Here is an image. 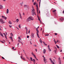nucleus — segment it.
Wrapping results in <instances>:
<instances>
[{"instance_id": "f257e3e1", "label": "nucleus", "mask_w": 64, "mask_h": 64, "mask_svg": "<svg viewBox=\"0 0 64 64\" xmlns=\"http://www.w3.org/2000/svg\"><path fill=\"white\" fill-rule=\"evenodd\" d=\"M0 22L1 23H2V24H3L5 23V22L4 20L2 18L0 19Z\"/></svg>"}, {"instance_id": "f03ea898", "label": "nucleus", "mask_w": 64, "mask_h": 64, "mask_svg": "<svg viewBox=\"0 0 64 64\" xmlns=\"http://www.w3.org/2000/svg\"><path fill=\"white\" fill-rule=\"evenodd\" d=\"M36 31L37 32L36 34L37 35V36L39 38H40V37H39V34H38V33H39V30H38L37 28H36Z\"/></svg>"}, {"instance_id": "7ed1b4c3", "label": "nucleus", "mask_w": 64, "mask_h": 64, "mask_svg": "<svg viewBox=\"0 0 64 64\" xmlns=\"http://www.w3.org/2000/svg\"><path fill=\"white\" fill-rule=\"evenodd\" d=\"M18 38L19 39V40L18 41V42H19V43H20L21 42L20 41H21V40H22V39H21V38H20V36H18Z\"/></svg>"}, {"instance_id": "20e7f679", "label": "nucleus", "mask_w": 64, "mask_h": 64, "mask_svg": "<svg viewBox=\"0 0 64 64\" xmlns=\"http://www.w3.org/2000/svg\"><path fill=\"white\" fill-rule=\"evenodd\" d=\"M1 17H2V18L4 19V20H6L7 19V17H6L5 16H1Z\"/></svg>"}, {"instance_id": "39448f33", "label": "nucleus", "mask_w": 64, "mask_h": 64, "mask_svg": "<svg viewBox=\"0 0 64 64\" xmlns=\"http://www.w3.org/2000/svg\"><path fill=\"white\" fill-rule=\"evenodd\" d=\"M36 10H37V13H38V12L39 11H38L39 10L38 9V4H37L36 5Z\"/></svg>"}, {"instance_id": "423d86ee", "label": "nucleus", "mask_w": 64, "mask_h": 64, "mask_svg": "<svg viewBox=\"0 0 64 64\" xmlns=\"http://www.w3.org/2000/svg\"><path fill=\"white\" fill-rule=\"evenodd\" d=\"M31 37L32 38H34V34L33 33V32L31 34Z\"/></svg>"}, {"instance_id": "0eeeda50", "label": "nucleus", "mask_w": 64, "mask_h": 64, "mask_svg": "<svg viewBox=\"0 0 64 64\" xmlns=\"http://www.w3.org/2000/svg\"><path fill=\"white\" fill-rule=\"evenodd\" d=\"M30 59H31V61H33L34 63H35V60L34 59H32V57L30 58Z\"/></svg>"}, {"instance_id": "6e6552de", "label": "nucleus", "mask_w": 64, "mask_h": 64, "mask_svg": "<svg viewBox=\"0 0 64 64\" xmlns=\"http://www.w3.org/2000/svg\"><path fill=\"white\" fill-rule=\"evenodd\" d=\"M54 42L55 44H56V43H57L58 42V40H57V42L56 41V40H55V39H54Z\"/></svg>"}, {"instance_id": "1a4fd4ad", "label": "nucleus", "mask_w": 64, "mask_h": 64, "mask_svg": "<svg viewBox=\"0 0 64 64\" xmlns=\"http://www.w3.org/2000/svg\"><path fill=\"white\" fill-rule=\"evenodd\" d=\"M29 17L30 18V20H31L32 21H33V20H34V19L33 18V17H32L30 16Z\"/></svg>"}, {"instance_id": "9d476101", "label": "nucleus", "mask_w": 64, "mask_h": 64, "mask_svg": "<svg viewBox=\"0 0 64 64\" xmlns=\"http://www.w3.org/2000/svg\"><path fill=\"white\" fill-rule=\"evenodd\" d=\"M30 21V18L29 17L26 19V21L27 22H29V21Z\"/></svg>"}, {"instance_id": "9b49d317", "label": "nucleus", "mask_w": 64, "mask_h": 64, "mask_svg": "<svg viewBox=\"0 0 64 64\" xmlns=\"http://www.w3.org/2000/svg\"><path fill=\"white\" fill-rule=\"evenodd\" d=\"M46 50L45 49H44L43 50V52L44 54H45V53H46Z\"/></svg>"}, {"instance_id": "f8f14e48", "label": "nucleus", "mask_w": 64, "mask_h": 64, "mask_svg": "<svg viewBox=\"0 0 64 64\" xmlns=\"http://www.w3.org/2000/svg\"><path fill=\"white\" fill-rule=\"evenodd\" d=\"M0 35L1 36H2V37H4V36H3V34L1 33V32H0Z\"/></svg>"}, {"instance_id": "ddd939ff", "label": "nucleus", "mask_w": 64, "mask_h": 64, "mask_svg": "<svg viewBox=\"0 0 64 64\" xmlns=\"http://www.w3.org/2000/svg\"><path fill=\"white\" fill-rule=\"evenodd\" d=\"M32 10L33 13V12H34V11H35V10H34V8L33 7H32Z\"/></svg>"}, {"instance_id": "4468645a", "label": "nucleus", "mask_w": 64, "mask_h": 64, "mask_svg": "<svg viewBox=\"0 0 64 64\" xmlns=\"http://www.w3.org/2000/svg\"><path fill=\"white\" fill-rule=\"evenodd\" d=\"M60 20H61V21H63V20H64V18H61Z\"/></svg>"}, {"instance_id": "2eb2a0df", "label": "nucleus", "mask_w": 64, "mask_h": 64, "mask_svg": "<svg viewBox=\"0 0 64 64\" xmlns=\"http://www.w3.org/2000/svg\"><path fill=\"white\" fill-rule=\"evenodd\" d=\"M9 13V10L8 9H7L6 14H8Z\"/></svg>"}, {"instance_id": "dca6fc26", "label": "nucleus", "mask_w": 64, "mask_h": 64, "mask_svg": "<svg viewBox=\"0 0 64 64\" xmlns=\"http://www.w3.org/2000/svg\"><path fill=\"white\" fill-rule=\"evenodd\" d=\"M40 42L41 43H42V40H41V38H40Z\"/></svg>"}, {"instance_id": "f3484780", "label": "nucleus", "mask_w": 64, "mask_h": 64, "mask_svg": "<svg viewBox=\"0 0 64 64\" xmlns=\"http://www.w3.org/2000/svg\"><path fill=\"white\" fill-rule=\"evenodd\" d=\"M42 42L44 43V45H46V46H47V44H45V42Z\"/></svg>"}, {"instance_id": "a211bd4d", "label": "nucleus", "mask_w": 64, "mask_h": 64, "mask_svg": "<svg viewBox=\"0 0 64 64\" xmlns=\"http://www.w3.org/2000/svg\"><path fill=\"white\" fill-rule=\"evenodd\" d=\"M4 36L6 38V39H7V36H6V35L5 34V33H4Z\"/></svg>"}, {"instance_id": "6ab92c4d", "label": "nucleus", "mask_w": 64, "mask_h": 64, "mask_svg": "<svg viewBox=\"0 0 64 64\" xmlns=\"http://www.w3.org/2000/svg\"><path fill=\"white\" fill-rule=\"evenodd\" d=\"M32 14H33V15H36V14H35V12H32Z\"/></svg>"}, {"instance_id": "aec40b11", "label": "nucleus", "mask_w": 64, "mask_h": 64, "mask_svg": "<svg viewBox=\"0 0 64 64\" xmlns=\"http://www.w3.org/2000/svg\"><path fill=\"white\" fill-rule=\"evenodd\" d=\"M8 23H9V24H12V22H11L10 20L9 21Z\"/></svg>"}, {"instance_id": "412c9836", "label": "nucleus", "mask_w": 64, "mask_h": 64, "mask_svg": "<svg viewBox=\"0 0 64 64\" xmlns=\"http://www.w3.org/2000/svg\"><path fill=\"white\" fill-rule=\"evenodd\" d=\"M20 17L21 19H22V16H21V14L20 12Z\"/></svg>"}, {"instance_id": "4be33fe9", "label": "nucleus", "mask_w": 64, "mask_h": 64, "mask_svg": "<svg viewBox=\"0 0 64 64\" xmlns=\"http://www.w3.org/2000/svg\"><path fill=\"white\" fill-rule=\"evenodd\" d=\"M34 58H36V59H37V60H38L37 58H36V56L35 55H34Z\"/></svg>"}, {"instance_id": "5701e85b", "label": "nucleus", "mask_w": 64, "mask_h": 64, "mask_svg": "<svg viewBox=\"0 0 64 64\" xmlns=\"http://www.w3.org/2000/svg\"><path fill=\"white\" fill-rule=\"evenodd\" d=\"M10 39H12V41H13V39H12V37L11 36H10Z\"/></svg>"}, {"instance_id": "b1692460", "label": "nucleus", "mask_w": 64, "mask_h": 64, "mask_svg": "<svg viewBox=\"0 0 64 64\" xmlns=\"http://www.w3.org/2000/svg\"><path fill=\"white\" fill-rule=\"evenodd\" d=\"M59 64H61L62 63V62L61 61H59Z\"/></svg>"}, {"instance_id": "393cba45", "label": "nucleus", "mask_w": 64, "mask_h": 64, "mask_svg": "<svg viewBox=\"0 0 64 64\" xmlns=\"http://www.w3.org/2000/svg\"><path fill=\"white\" fill-rule=\"evenodd\" d=\"M16 21L17 23H18V21H19V20L18 19H17L16 20Z\"/></svg>"}, {"instance_id": "a878e982", "label": "nucleus", "mask_w": 64, "mask_h": 64, "mask_svg": "<svg viewBox=\"0 0 64 64\" xmlns=\"http://www.w3.org/2000/svg\"><path fill=\"white\" fill-rule=\"evenodd\" d=\"M50 62H53V61H52V60L51 59V58H50Z\"/></svg>"}, {"instance_id": "bb28decb", "label": "nucleus", "mask_w": 64, "mask_h": 64, "mask_svg": "<svg viewBox=\"0 0 64 64\" xmlns=\"http://www.w3.org/2000/svg\"><path fill=\"white\" fill-rule=\"evenodd\" d=\"M44 61L45 62V63H46V60H45V58H44Z\"/></svg>"}, {"instance_id": "cd10ccee", "label": "nucleus", "mask_w": 64, "mask_h": 64, "mask_svg": "<svg viewBox=\"0 0 64 64\" xmlns=\"http://www.w3.org/2000/svg\"><path fill=\"white\" fill-rule=\"evenodd\" d=\"M58 62L61 61V60H60V58H58Z\"/></svg>"}, {"instance_id": "c85d7f7f", "label": "nucleus", "mask_w": 64, "mask_h": 64, "mask_svg": "<svg viewBox=\"0 0 64 64\" xmlns=\"http://www.w3.org/2000/svg\"><path fill=\"white\" fill-rule=\"evenodd\" d=\"M3 8V6H2L0 8V9H2Z\"/></svg>"}, {"instance_id": "c756f323", "label": "nucleus", "mask_w": 64, "mask_h": 64, "mask_svg": "<svg viewBox=\"0 0 64 64\" xmlns=\"http://www.w3.org/2000/svg\"><path fill=\"white\" fill-rule=\"evenodd\" d=\"M18 27H19V28H20V29H21V25H20V24L19 25Z\"/></svg>"}, {"instance_id": "7c9ffc66", "label": "nucleus", "mask_w": 64, "mask_h": 64, "mask_svg": "<svg viewBox=\"0 0 64 64\" xmlns=\"http://www.w3.org/2000/svg\"><path fill=\"white\" fill-rule=\"evenodd\" d=\"M56 46L57 48H58H58H59V46H57V45H56Z\"/></svg>"}, {"instance_id": "2f4dec72", "label": "nucleus", "mask_w": 64, "mask_h": 64, "mask_svg": "<svg viewBox=\"0 0 64 64\" xmlns=\"http://www.w3.org/2000/svg\"><path fill=\"white\" fill-rule=\"evenodd\" d=\"M26 29V32H27V30H28V29H27V27H26L25 28Z\"/></svg>"}, {"instance_id": "473e14b6", "label": "nucleus", "mask_w": 64, "mask_h": 64, "mask_svg": "<svg viewBox=\"0 0 64 64\" xmlns=\"http://www.w3.org/2000/svg\"><path fill=\"white\" fill-rule=\"evenodd\" d=\"M32 56H34V55H34V54H33V52H32Z\"/></svg>"}, {"instance_id": "72a5a7b5", "label": "nucleus", "mask_w": 64, "mask_h": 64, "mask_svg": "<svg viewBox=\"0 0 64 64\" xmlns=\"http://www.w3.org/2000/svg\"><path fill=\"white\" fill-rule=\"evenodd\" d=\"M0 42L2 43H4V42L3 41H2L1 40H0Z\"/></svg>"}, {"instance_id": "f704fd0d", "label": "nucleus", "mask_w": 64, "mask_h": 64, "mask_svg": "<svg viewBox=\"0 0 64 64\" xmlns=\"http://www.w3.org/2000/svg\"><path fill=\"white\" fill-rule=\"evenodd\" d=\"M26 58L27 59H28V60H29V58H28V57L27 56H26Z\"/></svg>"}, {"instance_id": "c9c22d12", "label": "nucleus", "mask_w": 64, "mask_h": 64, "mask_svg": "<svg viewBox=\"0 0 64 64\" xmlns=\"http://www.w3.org/2000/svg\"><path fill=\"white\" fill-rule=\"evenodd\" d=\"M56 11V10H54L53 11V12H55Z\"/></svg>"}, {"instance_id": "e433bc0d", "label": "nucleus", "mask_w": 64, "mask_h": 64, "mask_svg": "<svg viewBox=\"0 0 64 64\" xmlns=\"http://www.w3.org/2000/svg\"><path fill=\"white\" fill-rule=\"evenodd\" d=\"M48 49H49L48 51H51V50L50 49V48H48Z\"/></svg>"}, {"instance_id": "4c0bfd02", "label": "nucleus", "mask_w": 64, "mask_h": 64, "mask_svg": "<svg viewBox=\"0 0 64 64\" xmlns=\"http://www.w3.org/2000/svg\"><path fill=\"white\" fill-rule=\"evenodd\" d=\"M38 20L39 21H40V19H39V16H38Z\"/></svg>"}, {"instance_id": "58836bf2", "label": "nucleus", "mask_w": 64, "mask_h": 64, "mask_svg": "<svg viewBox=\"0 0 64 64\" xmlns=\"http://www.w3.org/2000/svg\"><path fill=\"white\" fill-rule=\"evenodd\" d=\"M36 4V2H34V5H35Z\"/></svg>"}, {"instance_id": "ea45409f", "label": "nucleus", "mask_w": 64, "mask_h": 64, "mask_svg": "<svg viewBox=\"0 0 64 64\" xmlns=\"http://www.w3.org/2000/svg\"><path fill=\"white\" fill-rule=\"evenodd\" d=\"M11 34L12 36H13V34H12V33H11Z\"/></svg>"}, {"instance_id": "a19ab883", "label": "nucleus", "mask_w": 64, "mask_h": 64, "mask_svg": "<svg viewBox=\"0 0 64 64\" xmlns=\"http://www.w3.org/2000/svg\"><path fill=\"white\" fill-rule=\"evenodd\" d=\"M2 59H5V58H4V57H3L2 56Z\"/></svg>"}, {"instance_id": "79ce46f5", "label": "nucleus", "mask_w": 64, "mask_h": 64, "mask_svg": "<svg viewBox=\"0 0 64 64\" xmlns=\"http://www.w3.org/2000/svg\"><path fill=\"white\" fill-rule=\"evenodd\" d=\"M27 5H25L24 6V7H27Z\"/></svg>"}, {"instance_id": "37998d69", "label": "nucleus", "mask_w": 64, "mask_h": 64, "mask_svg": "<svg viewBox=\"0 0 64 64\" xmlns=\"http://www.w3.org/2000/svg\"><path fill=\"white\" fill-rule=\"evenodd\" d=\"M54 51L55 52V53H56V52H57V51L56 50H54Z\"/></svg>"}, {"instance_id": "c03bdc74", "label": "nucleus", "mask_w": 64, "mask_h": 64, "mask_svg": "<svg viewBox=\"0 0 64 64\" xmlns=\"http://www.w3.org/2000/svg\"><path fill=\"white\" fill-rule=\"evenodd\" d=\"M2 41H3L5 43V40H2Z\"/></svg>"}, {"instance_id": "a18cd8bd", "label": "nucleus", "mask_w": 64, "mask_h": 64, "mask_svg": "<svg viewBox=\"0 0 64 64\" xmlns=\"http://www.w3.org/2000/svg\"><path fill=\"white\" fill-rule=\"evenodd\" d=\"M48 48H50V46H49V45H48Z\"/></svg>"}, {"instance_id": "49530a36", "label": "nucleus", "mask_w": 64, "mask_h": 64, "mask_svg": "<svg viewBox=\"0 0 64 64\" xmlns=\"http://www.w3.org/2000/svg\"><path fill=\"white\" fill-rule=\"evenodd\" d=\"M52 64H55V63L54 62H52Z\"/></svg>"}, {"instance_id": "de8ad7c7", "label": "nucleus", "mask_w": 64, "mask_h": 64, "mask_svg": "<svg viewBox=\"0 0 64 64\" xmlns=\"http://www.w3.org/2000/svg\"><path fill=\"white\" fill-rule=\"evenodd\" d=\"M54 34L55 35H57V33H55Z\"/></svg>"}, {"instance_id": "09e8293b", "label": "nucleus", "mask_w": 64, "mask_h": 64, "mask_svg": "<svg viewBox=\"0 0 64 64\" xmlns=\"http://www.w3.org/2000/svg\"><path fill=\"white\" fill-rule=\"evenodd\" d=\"M49 34H46L45 35V36H49Z\"/></svg>"}, {"instance_id": "8fccbe9b", "label": "nucleus", "mask_w": 64, "mask_h": 64, "mask_svg": "<svg viewBox=\"0 0 64 64\" xmlns=\"http://www.w3.org/2000/svg\"><path fill=\"white\" fill-rule=\"evenodd\" d=\"M9 26L10 28H11L12 27V26H10V25H9Z\"/></svg>"}, {"instance_id": "3c124183", "label": "nucleus", "mask_w": 64, "mask_h": 64, "mask_svg": "<svg viewBox=\"0 0 64 64\" xmlns=\"http://www.w3.org/2000/svg\"><path fill=\"white\" fill-rule=\"evenodd\" d=\"M27 38H29V36H27Z\"/></svg>"}, {"instance_id": "603ef678", "label": "nucleus", "mask_w": 64, "mask_h": 64, "mask_svg": "<svg viewBox=\"0 0 64 64\" xmlns=\"http://www.w3.org/2000/svg\"><path fill=\"white\" fill-rule=\"evenodd\" d=\"M20 4L21 5V6H22V3H20Z\"/></svg>"}, {"instance_id": "864d4df0", "label": "nucleus", "mask_w": 64, "mask_h": 64, "mask_svg": "<svg viewBox=\"0 0 64 64\" xmlns=\"http://www.w3.org/2000/svg\"><path fill=\"white\" fill-rule=\"evenodd\" d=\"M35 50L36 52H37V49H36Z\"/></svg>"}, {"instance_id": "5fc2aeb1", "label": "nucleus", "mask_w": 64, "mask_h": 64, "mask_svg": "<svg viewBox=\"0 0 64 64\" xmlns=\"http://www.w3.org/2000/svg\"><path fill=\"white\" fill-rule=\"evenodd\" d=\"M34 47H36V46H36V45H34Z\"/></svg>"}, {"instance_id": "6e6d98bb", "label": "nucleus", "mask_w": 64, "mask_h": 64, "mask_svg": "<svg viewBox=\"0 0 64 64\" xmlns=\"http://www.w3.org/2000/svg\"><path fill=\"white\" fill-rule=\"evenodd\" d=\"M19 43H18L17 45H18H18H19Z\"/></svg>"}, {"instance_id": "4d7b16f0", "label": "nucleus", "mask_w": 64, "mask_h": 64, "mask_svg": "<svg viewBox=\"0 0 64 64\" xmlns=\"http://www.w3.org/2000/svg\"><path fill=\"white\" fill-rule=\"evenodd\" d=\"M20 43H22V45H23V43H22V42H21H21Z\"/></svg>"}, {"instance_id": "13d9d810", "label": "nucleus", "mask_w": 64, "mask_h": 64, "mask_svg": "<svg viewBox=\"0 0 64 64\" xmlns=\"http://www.w3.org/2000/svg\"><path fill=\"white\" fill-rule=\"evenodd\" d=\"M34 0H32V2H34Z\"/></svg>"}, {"instance_id": "bf43d9fd", "label": "nucleus", "mask_w": 64, "mask_h": 64, "mask_svg": "<svg viewBox=\"0 0 64 64\" xmlns=\"http://www.w3.org/2000/svg\"><path fill=\"white\" fill-rule=\"evenodd\" d=\"M14 47H12V49H14Z\"/></svg>"}, {"instance_id": "052dcab7", "label": "nucleus", "mask_w": 64, "mask_h": 64, "mask_svg": "<svg viewBox=\"0 0 64 64\" xmlns=\"http://www.w3.org/2000/svg\"><path fill=\"white\" fill-rule=\"evenodd\" d=\"M30 30H29L28 31V33H30Z\"/></svg>"}, {"instance_id": "680f3d73", "label": "nucleus", "mask_w": 64, "mask_h": 64, "mask_svg": "<svg viewBox=\"0 0 64 64\" xmlns=\"http://www.w3.org/2000/svg\"><path fill=\"white\" fill-rule=\"evenodd\" d=\"M20 57L21 58H23V56H21Z\"/></svg>"}, {"instance_id": "e2e57ef3", "label": "nucleus", "mask_w": 64, "mask_h": 64, "mask_svg": "<svg viewBox=\"0 0 64 64\" xmlns=\"http://www.w3.org/2000/svg\"><path fill=\"white\" fill-rule=\"evenodd\" d=\"M62 13H64V10L62 12Z\"/></svg>"}, {"instance_id": "0e129e2a", "label": "nucleus", "mask_w": 64, "mask_h": 64, "mask_svg": "<svg viewBox=\"0 0 64 64\" xmlns=\"http://www.w3.org/2000/svg\"><path fill=\"white\" fill-rule=\"evenodd\" d=\"M43 57L44 58H45V57H44V55H43Z\"/></svg>"}, {"instance_id": "69168bd1", "label": "nucleus", "mask_w": 64, "mask_h": 64, "mask_svg": "<svg viewBox=\"0 0 64 64\" xmlns=\"http://www.w3.org/2000/svg\"><path fill=\"white\" fill-rule=\"evenodd\" d=\"M1 6H2V5H1L0 4V7Z\"/></svg>"}, {"instance_id": "338daca9", "label": "nucleus", "mask_w": 64, "mask_h": 64, "mask_svg": "<svg viewBox=\"0 0 64 64\" xmlns=\"http://www.w3.org/2000/svg\"><path fill=\"white\" fill-rule=\"evenodd\" d=\"M42 28H41V30H41V31H42Z\"/></svg>"}, {"instance_id": "774afa93", "label": "nucleus", "mask_w": 64, "mask_h": 64, "mask_svg": "<svg viewBox=\"0 0 64 64\" xmlns=\"http://www.w3.org/2000/svg\"><path fill=\"white\" fill-rule=\"evenodd\" d=\"M39 28V26H38V28H38H38Z\"/></svg>"}]
</instances>
